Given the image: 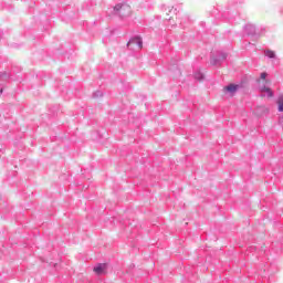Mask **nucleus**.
Instances as JSON below:
<instances>
[{
    "instance_id": "9b49d317",
    "label": "nucleus",
    "mask_w": 283,
    "mask_h": 283,
    "mask_svg": "<svg viewBox=\"0 0 283 283\" xmlns=\"http://www.w3.org/2000/svg\"><path fill=\"white\" fill-rule=\"evenodd\" d=\"M279 112H283V94H281L276 101Z\"/></svg>"
},
{
    "instance_id": "0eeeda50",
    "label": "nucleus",
    "mask_w": 283,
    "mask_h": 283,
    "mask_svg": "<svg viewBox=\"0 0 283 283\" xmlns=\"http://www.w3.org/2000/svg\"><path fill=\"white\" fill-rule=\"evenodd\" d=\"M223 17L230 21V23H233L235 21V18L238 17V11H226L223 13Z\"/></svg>"
},
{
    "instance_id": "f257e3e1",
    "label": "nucleus",
    "mask_w": 283,
    "mask_h": 283,
    "mask_svg": "<svg viewBox=\"0 0 283 283\" xmlns=\"http://www.w3.org/2000/svg\"><path fill=\"white\" fill-rule=\"evenodd\" d=\"M113 14H115L119 19H125L126 17H129V14H132V7H129V4L127 3L116 4L113 8Z\"/></svg>"
},
{
    "instance_id": "6e6552de",
    "label": "nucleus",
    "mask_w": 283,
    "mask_h": 283,
    "mask_svg": "<svg viewBox=\"0 0 283 283\" xmlns=\"http://www.w3.org/2000/svg\"><path fill=\"white\" fill-rule=\"evenodd\" d=\"M259 88H260V92H265V94H268V98H273L274 94L271 87L263 84L262 86H259Z\"/></svg>"
},
{
    "instance_id": "423d86ee",
    "label": "nucleus",
    "mask_w": 283,
    "mask_h": 283,
    "mask_svg": "<svg viewBox=\"0 0 283 283\" xmlns=\"http://www.w3.org/2000/svg\"><path fill=\"white\" fill-rule=\"evenodd\" d=\"M105 269H107V264L98 263L96 266H94L93 271L96 273V275H103V273H105Z\"/></svg>"
},
{
    "instance_id": "39448f33",
    "label": "nucleus",
    "mask_w": 283,
    "mask_h": 283,
    "mask_svg": "<svg viewBox=\"0 0 283 283\" xmlns=\"http://www.w3.org/2000/svg\"><path fill=\"white\" fill-rule=\"evenodd\" d=\"M244 32L248 34V36H255V34H258V31L253 24H247L244 27Z\"/></svg>"
},
{
    "instance_id": "f03ea898",
    "label": "nucleus",
    "mask_w": 283,
    "mask_h": 283,
    "mask_svg": "<svg viewBox=\"0 0 283 283\" xmlns=\"http://www.w3.org/2000/svg\"><path fill=\"white\" fill-rule=\"evenodd\" d=\"M227 53L219 51L216 54L211 55L210 63L211 65H222V63L227 61Z\"/></svg>"
},
{
    "instance_id": "1a4fd4ad",
    "label": "nucleus",
    "mask_w": 283,
    "mask_h": 283,
    "mask_svg": "<svg viewBox=\"0 0 283 283\" xmlns=\"http://www.w3.org/2000/svg\"><path fill=\"white\" fill-rule=\"evenodd\" d=\"M264 56H266L268 59H276L275 51L269 49L264 51Z\"/></svg>"
},
{
    "instance_id": "7ed1b4c3",
    "label": "nucleus",
    "mask_w": 283,
    "mask_h": 283,
    "mask_svg": "<svg viewBox=\"0 0 283 283\" xmlns=\"http://www.w3.org/2000/svg\"><path fill=\"white\" fill-rule=\"evenodd\" d=\"M128 50H143V39L139 36L132 38L127 43Z\"/></svg>"
},
{
    "instance_id": "ddd939ff",
    "label": "nucleus",
    "mask_w": 283,
    "mask_h": 283,
    "mask_svg": "<svg viewBox=\"0 0 283 283\" xmlns=\"http://www.w3.org/2000/svg\"><path fill=\"white\" fill-rule=\"evenodd\" d=\"M266 76H268L266 72H263V73H261L260 77L264 81V80H266Z\"/></svg>"
},
{
    "instance_id": "9d476101",
    "label": "nucleus",
    "mask_w": 283,
    "mask_h": 283,
    "mask_svg": "<svg viewBox=\"0 0 283 283\" xmlns=\"http://www.w3.org/2000/svg\"><path fill=\"white\" fill-rule=\"evenodd\" d=\"M193 77L196 81H205V74H202L200 71H196Z\"/></svg>"
},
{
    "instance_id": "4468645a",
    "label": "nucleus",
    "mask_w": 283,
    "mask_h": 283,
    "mask_svg": "<svg viewBox=\"0 0 283 283\" xmlns=\"http://www.w3.org/2000/svg\"><path fill=\"white\" fill-rule=\"evenodd\" d=\"M279 125H281V127H283V115L279 118Z\"/></svg>"
},
{
    "instance_id": "20e7f679",
    "label": "nucleus",
    "mask_w": 283,
    "mask_h": 283,
    "mask_svg": "<svg viewBox=\"0 0 283 283\" xmlns=\"http://www.w3.org/2000/svg\"><path fill=\"white\" fill-rule=\"evenodd\" d=\"M238 90H240V84H229L223 87V91L231 94V96H233V94H235V92H238Z\"/></svg>"
},
{
    "instance_id": "f8f14e48",
    "label": "nucleus",
    "mask_w": 283,
    "mask_h": 283,
    "mask_svg": "<svg viewBox=\"0 0 283 283\" xmlns=\"http://www.w3.org/2000/svg\"><path fill=\"white\" fill-rule=\"evenodd\" d=\"M101 97H103V92L96 91L93 93V98H101Z\"/></svg>"
},
{
    "instance_id": "2eb2a0df",
    "label": "nucleus",
    "mask_w": 283,
    "mask_h": 283,
    "mask_svg": "<svg viewBox=\"0 0 283 283\" xmlns=\"http://www.w3.org/2000/svg\"><path fill=\"white\" fill-rule=\"evenodd\" d=\"M1 76H6V73L0 72V78H1Z\"/></svg>"
},
{
    "instance_id": "dca6fc26",
    "label": "nucleus",
    "mask_w": 283,
    "mask_h": 283,
    "mask_svg": "<svg viewBox=\"0 0 283 283\" xmlns=\"http://www.w3.org/2000/svg\"><path fill=\"white\" fill-rule=\"evenodd\" d=\"M0 94H3V88H0Z\"/></svg>"
}]
</instances>
